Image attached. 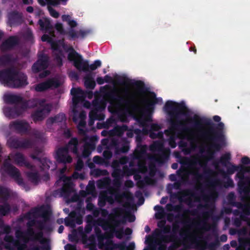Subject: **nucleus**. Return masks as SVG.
Instances as JSON below:
<instances>
[{"mask_svg":"<svg viewBox=\"0 0 250 250\" xmlns=\"http://www.w3.org/2000/svg\"><path fill=\"white\" fill-rule=\"evenodd\" d=\"M213 119L219 123L216 125L210 120L201 118L197 114L187 119L188 122L192 125L193 128L199 131V136L201 138L206 142L211 143L207 147V156L208 159L214 158L215 153L221 149L225 142L223 133L224 124L220 122L221 117L215 115Z\"/></svg>","mask_w":250,"mask_h":250,"instance_id":"obj_1","label":"nucleus"},{"mask_svg":"<svg viewBox=\"0 0 250 250\" xmlns=\"http://www.w3.org/2000/svg\"><path fill=\"white\" fill-rule=\"evenodd\" d=\"M164 108L171 118L170 124L172 129L184 132L189 131V128L179 120L180 116L185 115L184 111L187 110L184 102L178 103L172 101H168L166 103Z\"/></svg>","mask_w":250,"mask_h":250,"instance_id":"obj_2","label":"nucleus"},{"mask_svg":"<svg viewBox=\"0 0 250 250\" xmlns=\"http://www.w3.org/2000/svg\"><path fill=\"white\" fill-rule=\"evenodd\" d=\"M123 96H121L117 93L115 89L105 93V96L108 100L110 104L115 102L118 106H125V110L128 114L136 112L139 109V105L135 103L136 98L134 95L131 94L127 88L122 91Z\"/></svg>","mask_w":250,"mask_h":250,"instance_id":"obj_3","label":"nucleus"},{"mask_svg":"<svg viewBox=\"0 0 250 250\" xmlns=\"http://www.w3.org/2000/svg\"><path fill=\"white\" fill-rule=\"evenodd\" d=\"M34 215L37 214L43 218L42 220H32L27 223V228H32L36 226L40 230H44L47 232H51L53 230V227L51 223L48 221L51 214V211L45 207L42 206L39 208H35L32 210ZM32 213L28 211L25 214V217L30 218Z\"/></svg>","mask_w":250,"mask_h":250,"instance_id":"obj_4","label":"nucleus"},{"mask_svg":"<svg viewBox=\"0 0 250 250\" xmlns=\"http://www.w3.org/2000/svg\"><path fill=\"white\" fill-rule=\"evenodd\" d=\"M125 210L121 208H115L112 209V213L109 215V219L100 218L98 220V225L104 230H111L112 228L119 229L121 224L126 222L125 217L121 219H117L116 218L122 215Z\"/></svg>","mask_w":250,"mask_h":250,"instance_id":"obj_5","label":"nucleus"},{"mask_svg":"<svg viewBox=\"0 0 250 250\" xmlns=\"http://www.w3.org/2000/svg\"><path fill=\"white\" fill-rule=\"evenodd\" d=\"M157 99L155 100H146L145 109L140 112L138 116L135 117L137 122L144 126L146 122H150L152 121L151 114L154 110L155 105L157 104Z\"/></svg>","mask_w":250,"mask_h":250,"instance_id":"obj_6","label":"nucleus"},{"mask_svg":"<svg viewBox=\"0 0 250 250\" xmlns=\"http://www.w3.org/2000/svg\"><path fill=\"white\" fill-rule=\"evenodd\" d=\"M70 50L71 51L68 54V60L73 62V65L78 71L88 72V61L84 60L82 56L77 52L72 47H71Z\"/></svg>","mask_w":250,"mask_h":250,"instance_id":"obj_7","label":"nucleus"},{"mask_svg":"<svg viewBox=\"0 0 250 250\" xmlns=\"http://www.w3.org/2000/svg\"><path fill=\"white\" fill-rule=\"evenodd\" d=\"M116 80L118 83L120 84L134 86L140 94L146 93L148 91L143 81L132 80L125 76H118Z\"/></svg>","mask_w":250,"mask_h":250,"instance_id":"obj_8","label":"nucleus"},{"mask_svg":"<svg viewBox=\"0 0 250 250\" xmlns=\"http://www.w3.org/2000/svg\"><path fill=\"white\" fill-rule=\"evenodd\" d=\"M6 172L13 178L15 182L20 186L21 187L28 191L29 188L23 181L21 177L20 170L11 164H8L5 165Z\"/></svg>","mask_w":250,"mask_h":250,"instance_id":"obj_9","label":"nucleus"},{"mask_svg":"<svg viewBox=\"0 0 250 250\" xmlns=\"http://www.w3.org/2000/svg\"><path fill=\"white\" fill-rule=\"evenodd\" d=\"M215 212V208L213 207L208 211L204 212L202 214L204 220L196 224L192 223V225H196L198 228L204 230H208L210 229V225L207 223V220L209 217H211L213 221H217L220 218V216L214 215Z\"/></svg>","mask_w":250,"mask_h":250,"instance_id":"obj_10","label":"nucleus"},{"mask_svg":"<svg viewBox=\"0 0 250 250\" xmlns=\"http://www.w3.org/2000/svg\"><path fill=\"white\" fill-rule=\"evenodd\" d=\"M17 69L14 67H8L0 70V82L4 86L10 88Z\"/></svg>","mask_w":250,"mask_h":250,"instance_id":"obj_11","label":"nucleus"},{"mask_svg":"<svg viewBox=\"0 0 250 250\" xmlns=\"http://www.w3.org/2000/svg\"><path fill=\"white\" fill-rule=\"evenodd\" d=\"M25 107L24 104L21 105H14L13 106H5L3 107V113L5 117L9 119H15L24 113L23 108Z\"/></svg>","mask_w":250,"mask_h":250,"instance_id":"obj_12","label":"nucleus"},{"mask_svg":"<svg viewBox=\"0 0 250 250\" xmlns=\"http://www.w3.org/2000/svg\"><path fill=\"white\" fill-rule=\"evenodd\" d=\"M61 83L56 78H49L45 81L37 84L35 86V90L37 92H43L49 89H55L60 87Z\"/></svg>","mask_w":250,"mask_h":250,"instance_id":"obj_13","label":"nucleus"},{"mask_svg":"<svg viewBox=\"0 0 250 250\" xmlns=\"http://www.w3.org/2000/svg\"><path fill=\"white\" fill-rule=\"evenodd\" d=\"M52 105L47 104L44 107L38 108L31 113V116L34 123L43 121L51 111Z\"/></svg>","mask_w":250,"mask_h":250,"instance_id":"obj_14","label":"nucleus"},{"mask_svg":"<svg viewBox=\"0 0 250 250\" xmlns=\"http://www.w3.org/2000/svg\"><path fill=\"white\" fill-rule=\"evenodd\" d=\"M152 147L159 150L155 157V161L160 164H164L168 159L169 149L164 148L162 144L159 142L155 143Z\"/></svg>","mask_w":250,"mask_h":250,"instance_id":"obj_15","label":"nucleus"},{"mask_svg":"<svg viewBox=\"0 0 250 250\" xmlns=\"http://www.w3.org/2000/svg\"><path fill=\"white\" fill-rule=\"evenodd\" d=\"M28 84L27 77L24 73L17 70L16 76L13 80L10 88H21L25 87Z\"/></svg>","mask_w":250,"mask_h":250,"instance_id":"obj_16","label":"nucleus"},{"mask_svg":"<svg viewBox=\"0 0 250 250\" xmlns=\"http://www.w3.org/2000/svg\"><path fill=\"white\" fill-rule=\"evenodd\" d=\"M49 65V57L46 54L40 55L38 60L33 64L32 70L35 73L46 69Z\"/></svg>","mask_w":250,"mask_h":250,"instance_id":"obj_17","label":"nucleus"},{"mask_svg":"<svg viewBox=\"0 0 250 250\" xmlns=\"http://www.w3.org/2000/svg\"><path fill=\"white\" fill-rule=\"evenodd\" d=\"M55 158L59 163L63 164H70L72 161V158L69 154L66 147H61L57 151Z\"/></svg>","mask_w":250,"mask_h":250,"instance_id":"obj_18","label":"nucleus"},{"mask_svg":"<svg viewBox=\"0 0 250 250\" xmlns=\"http://www.w3.org/2000/svg\"><path fill=\"white\" fill-rule=\"evenodd\" d=\"M25 233L27 239L30 241H39L42 244H44L47 242L46 239L43 237L42 230L36 233L32 228H27Z\"/></svg>","mask_w":250,"mask_h":250,"instance_id":"obj_19","label":"nucleus"},{"mask_svg":"<svg viewBox=\"0 0 250 250\" xmlns=\"http://www.w3.org/2000/svg\"><path fill=\"white\" fill-rule=\"evenodd\" d=\"M19 40L17 36L9 37L0 44V48L2 52L10 50L19 44Z\"/></svg>","mask_w":250,"mask_h":250,"instance_id":"obj_20","label":"nucleus"},{"mask_svg":"<svg viewBox=\"0 0 250 250\" xmlns=\"http://www.w3.org/2000/svg\"><path fill=\"white\" fill-rule=\"evenodd\" d=\"M8 22L11 26L21 25L23 22L22 14L17 11H13L8 15Z\"/></svg>","mask_w":250,"mask_h":250,"instance_id":"obj_21","label":"nucleus"},{"mask_svg":"<svg viewBox=\"0 0 250 250\" xmlns=\"http://www.w3.org/2000/svg\"><path fill=\"white\" fill-rule=\"evenodd\" d=\"M4 102L7 104L22 105L23 98L20 95L14 94H6L3 96Z\"/></svg>","mask_w":250,"mask_h":250,"instance_id":"obj_22","label":"nucleus"},{"mask_svg":"<svg viewBox=\"0 0 250 250\" xmlns=\"http://www.w3.org/2000/svg\"><path fill=\"white\" fill-rule=\"evenodd\" d=\"M10 127L14 129L19 133H25L29 127V124L23 121H15L10 124Z\"/></svg>","mask_w":250,"mask_h":250,"instance_id":"obj_23","label":"nucleus"},{"mask_svg":"<svg viewBox=\"0 0 250 250\" xmlns=\"http://www.w3.org/2000/svg\"><path fill=\"white\" fill-rule=\"evenodd\" d=\"M55 29L56 30L62 35H68L69 40H75L78 38L79 36L77 35V32L74 29H70L68 31H66L62 24L61 23H57L55 24Z\"/></svg>","mask_w":250,"mask_h":250,"instance_id":"obj_24","label":"nucleus"},{"mask_svg":"<svg viewBox=\"0 0 250 250\" xmlns=\"http://www.w3.org/2000/svg\"><path fill=\"white\" fill-rule=\"evenodd\" d=\"M165 224V222H164L162 224L158 223V226L161 229H156L155 234L157 237L160 238L161 241L166 243V241L163 238L164 235H163V233L167 234L170 233L171 231V227L169 225H166Z\"/></svg>","mask_w":250,"mask_h":250,"instance_id":"obj_25","label":"nucleus"},{"mask_svg":"<svg viewBox=\"0 0 250 250\" xmlns=\"http://www.w3.org/2000/svg\"><path fill=\"white\" fill-rule=\"evenodd\" d=\"M180 229V226L177 223H174L171 228V233L169 235H166L163 236L166 243L176 242L179 240L177 233Z\"/></svg>","mask_w":250,"mask_h":250,"instance_id":"obj_26","label":"nucleus"},{"mask_svg":"<svg viewBox=\"0 0 250 250\" xmlns=\"http://www.w3.org/2000/svg\"><path fill=\"white\" fill-rule=\"evenodd\" d=\"M70 93L73 96L72 102L74 105H77L84 98V91L80 87L72 88Z\"/></svg>","mask_w":250,"mask_h":250,"instance_id":"obj_27","label":"nucleus"},{"mask_svg":"<svg viewBox=\"0 0 250 250\" xmlns=\"http://www.w3.org/2000/svg\"><path fill=\"white\" fill-rule=\"evenodd\" d=\"M13 159L16 163L20 166H24L29 169H33L34 166L30 163L27 161L23 155L20 152L16 153L13 157Z\"/></svg>","mask_w":250,"mask_h":250,"instance_id":"obj_28","label":"nucleus"},{"mask_svg":"<svg viewBox=\"0 0 250 250\" xmlns=\"http://www.w3.org/2000/svg\"><path fill=\"white\" fill-rule=\"evenodd\" d=\"M78 146H79V141L76 137L72 138L67 144L63 147H66L67 150L69 152H72L75 155L78 156Z\"/></svg>","mask_w":250,"mask_h":250,"instance_id":"obj_29","label":"nucleus"},{"mask_svg":"<svg viewBox=\"0 0 250 250\" xmlns=\"http://www.w3.org/2000/svg\"><path fill=\"white\" fill-rule=\"evenodd\" d=\"M113 234H115V237L119 239H122L124 235V229L123 227L119 229L112 228L109 232L106 234V238L108 239H111L113 237Z\"/></svg>","mask_w":250,"mask_h":250,"instance_id":"obj_30","label":"nucleus"},{"mask_svg":"<svg viewBox=\"0 0 250 250\" xmlns=\"http://www.w3.org/2000/svg\"><path fill=\"white\" fill-rule=\"evenodd\" d=\"M14 62V58L11 54H6L0 56V67L9 65Z\"/></svg>","mask_w":250,"mask_h":250,"instance_id":"obj_31","label":"nucleus"},{"mask_svg":"<svg viewBox=\"0 0 250 250\" xmlns=\"http://www.w3.org/2000/svg\"><path fill=\"white\" fill-rule=\"evenodd\" d=\"M30 171L26 172V175L28 177L29 181L32 183L37 184L39 183L40 180V176L38 172L37 171L36 167L34 166L33 169H30Z\"/></svg>","mask_w":250,"mask_h":250,"instance_id":"obj_32","label":"nucleus"},{"mask_svg":"<svg viewBox=\"0 0 250 250\" xmlns=\"http://www.w3.org/2000/svg\"><path fill=\"white\" fill-rule=\"evenodd\" d=\"M129 171V168L126 166H124L123 170L119 168H115L112 173V176L116 180H120L125 176L126 171Z\"/></svg>","mask_w":250,"mask_h":250,"instance_id":"obj_33","label":"nucleus"},{"mask_svg":"<svg viewBox=\"0 0 250 250\" xmlns=\"http://www.w3.org/2000/svg\"><path fill=\"white\" fill-rule=\"evenodd\" d=\"M38 23L40 26L41 30H42L48 31L53 29V26L51 24L50 21L48 18H43L42 19H40L38 21Z\"/></svg>","mask_w":250,"mask_h":250,"instance_id":"obj_34","label":"nucleus"},{"mask_svg":"<svg viewBox=\"0 0 250 250\" xmlns=\"http://www.w3.org/2000/svg\"><path fill=\"white\" fill-rule=\"evenodd\" d=\"M66 121L65 115L63 113H59L54 117L49 118L46 121V124H53L54 123H62Z\"/></svg>","mask_w":250,"mask_h":250,"instance_id":"obj_35","label":"nucleus"},{"mask_svg":"<svg viewBox=\"0 0 250 250\" xmlns=\"http://www.w3.org/2000/svg\"><path fill=\"white\" fill-rule=\"evenodd\" d=\"M211 173V170L208 168L207 169H204V174H201L199 172L198 169L196 168L195 170L191 172V174L194 176V179L196 181H198L204 179L205 175L208 176L210 175Z\"/></svg>","mask_w":250,"mask_h":250,"instance_id":"obj_36","label":"nucleus"},{"mask_svg":"<svg viewBox=\"0 0 250 250\" xmlns=\"http://www.w3.org/2000/svg\"><path fill=\"white\" fill-rule=\"evenodd\" d=\"M105 104L103 101L95 99L92 102V109L98 112H101L105 109Z\"/></svg>","mask_w":250,"mask_h":250,"instance_id":"obj_37","label":"nucleus"},{"mask_svg":"<svg viewBox=\"0 0 250 250\" xmlns=\"http://www.w3.org/2000/svg\"><path fill=\"white\" fill-rule=\"evenodd\" d=\"M83 142L84 143L83 146L89 150H94L95 148L94 137H89L85 135L83 139Z\"/></svg>","mask_w":250,"mask_h":250,"instance_id":"obj_38","label":"nucleus"},{"mask_svg":"<svg viewBox=\"0 0 250 250\" xmlns=\"http://www.w3.org/2000/svg\"><path fill=\"white\" fill-rule=\"evenodd\" d=\"M10 197L9 189L6 187L0 186V202H7Z\"/></svg>","mask_w":250,"mask_h":250,"instance_id":"obj_39","label":"nucleus"},{"mask_svg":"<svg viewBox=\"0 0 250 250\" xmlns=\"http://www.w3.org/2000/svg\"><path fill=\"white\" fill-rule=\"evenodd\" d=\"M37 98H33L29 100H24L23 99V102L21 105L24 104L25 105V107L23 108V111L25 112L26 110L28 108H33L38 106Z\"/></svg>","mask_w":250,"mask_h":250,"instance_id":"obj_40","label":"nucleus"},{"mask_svg":"<svg viewBox=\"0 0 250 250\" xmlns=\"http://www.w3.org/2000/svg\"><path fill=\"white\" fill-rule=\"evenodd\" d=\"M84 85L87 89H94L96 83L91 74L87 75L84 77Z\"/></svg>","mask_w":250,"mask_h":250,"instance_id":"obj_41","label":"nucleus"},{"mask_svg":"<svg viewBox=\"0 0 250 250\" xmlns=\"http://www.w3.org/2000/svg\"><path fill=\"white\" fill-rule=\"evenodd\" d=\"M3 203L0 205V216H4L7 215L11 211L10 205L7 202H0Z\"/></svg>","mask_w":250,"mask_h":250,"instance_id":"obj_42","label":"nucleus"},{"mask_svg":"<svg viewBox=\"0 0 250 250\" xmlns=\"http://www.w3.org/2000/svg\"><path fill=\"white\" fill-rule=\"evenodd\" d=\"M21 141V140L17 138L11 137L8 139L7 143L10 147L18 149L20 148Z\"/></svg>","mask_w":250,"mask_h":250,"instance_id":"obj_43","label":"nucleus"},{"mask_svg":"<svg viewBox=\"0 0 250 250\" xmlns=\"http://www.w3.org/2000/svg\"><path fill=\"white\" fill-rule=\"evenodd\" d=\"M41 164V168L45 171L48 170L51 164V161L46 158L43 157L38 160Z\"/></svg>","mask_w":250,"mask_h":250,"instance_id":"obj_44","label":"nucleus"},{"mask_svg":"<svg viewBox=\"0 0 250 250\" xmlns=\"http://www.w3.org/2000/svg\"><path fill=\"white\" fill-rule=\"evenodd\" d=\"M11 230V227L9 225H5L3 220L0 218V235L4 233L8 234Z\"/></svg>","mask_w":250,"mask_h":250,"instance_id":"obj_45","label":"nucleus"},{"mask_svg":"<svg viewBox=\"0 0 250 250\" xmlns=\"http://www.w3.org/2000/svg\"><path fill=\"white\" fill-rule=\"evenodd\" d=\"M34 145V142L30 140L25 139L21 140L20 148H30Z\"/></svg>","mask_w":250,"mask_h":250,"instance_id":"obj_46","label":"nucleus"},{"mask_svg":"<svg viewBox=\"0 0 250 250\" xmlns=\"http://www.w3.org/2000/svg\"><path fill=\"white\" fill-rule=\"evenodd\" d=\"M240 168L239 169V171L236 174V176L239 178L241 180H242L244 179L245 176L244 174L245 172H250V166L248 167H244L242 166H239Z\"/></svg>","mask_w":250,"mask_h":250,"instance_id":"obj_47","label":"nucleus"},{"mask_svg":"<svg viewBox=\"0 0 250 250\" xmlns=\"http://www.w3.org/2000/svg\"><path fill=\"white\" fill-rule=\"evenodd\" d=\"M42 153V149L36 147L33 149V153L30 155V157L34 160H39L42 158L41 157Z\"/></svg>","mask_w":250,"mask_h":250,"instance_id":"obj_48","label":"nucleus"},{"mask_svg":"<svg viewBox=\"0 0 250 250\" xmlns=\"http://www.w3.org/2000/svg\"><path fill=\"white\" fill-rule=\"evenodd\" d=\"M231 159V154L229 153H226L221 156L220 159V163L226 167L227 164H231L229 161Z\"/></svg>","mask_w":250,"mask_h":250,"instance_id":"obj_49","label":"nucleus"},{"mask_svg":"<svg viewBox=\"0 0 250 250\" xmlns=\"http://www.w3.org/2000/svg\"><path fill=\"white\" fill-rule=\"evenodd\" d=\"M23 243H21L18 241H15L14 243V246H15L17 250H24L27 248V243L29 241V239H24L23 240Z\"/></svg>","mask_w":250,"mask_h":250,"instance_id":"obj_50","label":"nucleus"},{"mask_svg":"<svg viewBox=\"0 0 250 250\" xmlns=\"http://www.w3.org/2000/svg\"><path fill=\"white\" fill-rule=\"evenodd\" d=\"M99 112L93 109H91L89 113V118H93L95 120H102L104 119V115L98 114Z\"/></svg>","mask_w":250,"mask_h":250,"instance_id":"obj_51","label":"nucleus"},{"mask_svg":"<svg viewBox=\"0 0 250 250\" xmlns=\"http://www.w3.org/2000/svg\"><path fill=\"white\" fill-rule=\"evenodd\" d=\"M167 209L169 211H173L175 212L179 213L183 210V206L181 204L177 205L167 204Z\"/></svg>","mask_w":250,"mask_h":250,"instance_id":"obj_52","label":"nucleus"},{"mask_svg":"<svg viewBox=\"0 0 250 250\" xmlns=\"http://www.w3.org/2000/svg\"><path fill=\"white\" fill-rule=\"evenodd\" d=\"M177 172L178 175L181 177L183 181L186 182L188 180V174L186 173L185 169H179Z\"/></svg>","mask_w":250,"mask_h":250,"instance_id":"obj_53","label":"nucleus"},{"mask_svg":"<svg viewBox=\"0 0 250 250\" xmlns=\"http://www.w3.org/2000/svg\"><path fill=\"white\" fill-rule=\"evenodd\" d=\"M129 149V147L128 146L124 145L121 147H116L115 153L117 154H119L120 153H125L128 152Z\"/></svg>","mask_w":250,"mask_h":250,"instance_id":"obj_54","label":"nucleus"},{"mask_svg":"<svg viewBox=\"0 0 250 250\" xmlns=\"http://www.w3.org/2000/svg\"><path fill=\"white\" fill-rule=\"evenodd\" d=\"M78 38L81 37L82 39L84 38L88 35L90 34L92 31L90 29L87 30H80L79 31H76Z\"/></svg>","mask_w":250,"mask_h":250,"instance_id":"obj_55","label":"nucleus"},{"mask_svg":"<svg viewBox=\"0 0 250 250\" xmlns=\"http://www.w3.org/2000/svg\"><path fill=\"white\" fill-rule=\"evenodd\" d=\"M239 192H243L245 195L249 193V189L245 186V183L243 182H239L238 184Z\"/></svg>","mask_w":250,"mask_h":250,"instance_id":"obj_56","label":"nucleus"},{"mask_svg":"<svg viewBox=\"0 0 250 250\" xmlns=\"http://www.w3.org/2000/svg\"><path fill=\"white\" fill-rule=\"evenodd\" d=\"M231 166L227 167V173L231 175L233 174L235 171H238L240 168L239 166H236L235 165L232 164L231 163L229 164Z\"/></svg>","mask_w":250,"mask_h":250,"instance_id":"obj_57","label":"nucleus"},{"mask_svg":"<svg viewBox=\"0 0 250 250\" xmlns=\"http://www.w3.org/2000/svg\"><path fill=\"white\" fill-rule=\"evenodd\" d=\"M51 5L48 4L47 9L49 11L50 15L53 18H58L60 14L55 9L51 7Z\"/></svg>","mask_w":250,"mask_h":250,"instance_id":"obj_58","label":"nucleus"},{"mask_svg":"<svg viewBox=\"0 0 250 250\" xmlns=\"http://www.w3.org/2000/svg\"><path fill=\"white\" fill-rule=\"evenodd\" d=\"M15 236L18 239H21L22 240L24 239H27L26 237L25 231H23L20 229L17 230L15 232Z\"/></svg>","mask_w":250,"mask_h":250,"instance_id":"obj_59","label":"nucleus"},{"mask_svg":"<svg viewBox=\"0 0 250 250\" xmlns=\"http://www.w3.org/2000/svg\"><path fill=\"white\" fill-rule=\"evenodd\" d=\"M47 4L57 6L61 2H66L68 0H45Z\"/></svg>","mask_w":250,"mask_h":250,"instance_id":"obj_60","label":"nucleus"},{"mask_svg":"<svg viewBox=\"0 0 250 250\" xmlns=\"http://www.w3.org/2000/svg\"><path fill=\"white\" fill-rule=\"evenodd\" d=\"M101 62L100 60H96L94 61V63L89 65V70H95L98 67H99L101 66Z\"/></svg>","mask_w":250,"mask_h":250,"instance_id":"obj_61","label":"nucleus"},{"mask_svg":"<svg viewBox=\"0 0 250 250\" xmlns=\"http://www.w3.org/2000/svg\"><path fill=\"white\" fill-rule=\"evenodd\" d=\"M185 196H190V197L194 198L196 201H199V198L197 196L196 194L191 190L188 189L185 191Z\"/></svg>","mask_w":250,"mask_h":250,"instance_id":"obj_62","label":"nucleus"},{"mask_svg":"<svg viewBox=\"0 0 250 250\" xmlns=\"http://www.w3.org/2000/svg\"><path fill=\"white\" fill-rule=\"evenodd\" d=\"M83 162L80 158H79L77 164L76 165L75 169L78 171H81L83 167Z\"/></svg>","mask_w":250,"mask_h":250,"instance_id":"obj_63","label":"nucleus"},{"mask_svg":"<svg viewBox=\"0 0 250 250\" xmlns=\"http://www.w3.org/2000/svg\"><path fill=\"white\" fill-rule=\"evenodd\" d=\"M25 38L28 41H32L33 39V33L31 29H27L24 33Z\"/></svg>","mask_w":250,"mask_h":250,"instance_id":"obj_64","label":"nucleus"}]
</instances>
